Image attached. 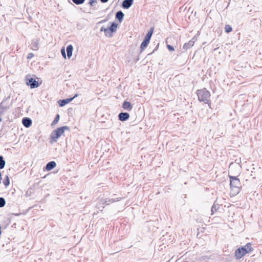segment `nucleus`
I'll return each mask as SVG.
<instances>
[{"label": "nucleus", "mask_w": 262, "mask_h": 262, "mask_svg": "<svg viewBox=\"0 0 262 262\" xmlns=\"http://www.w3.org/2000/svg\"><path fill=\"white\" fill-rule=\"evenodd\" d=\"M232 30V28L231 26L229 25H226L225 27V31L226 33H228L231 32Z\"/></svg>", "instance_id": "24"}, {"label": "nucleus", "mask_w": 262, "mask_h": 262, "mask_svg": "<svg viewBox=\"0 0 262 262\" xmlns=\"http://www.w3.org/2000/svg\"><path fill=\"white\" fill-rule=\"evenodd\" d=\"M4 185L7 187L10 184V180L8 176H6L3 180Z\"/></svg>", "instance_id": "21"}, {"label": "nucleus", "mask_w": 262, "mask_h": 262, "mask_svg": "<svg viewBox=\"0 0 262 262\" xmlns=\"http://www.w3.org/2000/svg\"><path fill=\"white\" fill-rule=\"evenodd\" d=\"M129 114L127 112H121L118 115V119L121 121H125L129 118Z\"/></svg>", "instance_id": "9"}, {"label": "nucleus", "mask_w": 262, "mask_h": 262, "mask_svg": "<svg viewBox=\"0 0 262 262\" xmlns=\"http://www.w3.org/2000/svg\"><path fill=\"white\" fill-rule=\"evenodd\" d=\"M119 200L117 199H108L106 200L100 199L101 204L102 205H109L110 204L115 202L116 201H118Z\"/></svg>", "instance_id": "14"}, {"label": "nucleus", "mask_w": 262, "mask_h": 262, "mask_svg": "<svg viewBox=\"0 0 262 262\" xmlns=\"http://www.w3.org/2000/svg\"><path fill=\"white\" fill-rule=\"evenodd\" d=\"M167 48L168 49V50L170 51H174V48L173 46H171V45H167Z\"/></svg>", "instance_id": "30"}, {"label": "nucleus", "mask_w": 262, "mask_h": 262, "mask_svg": "<svg viewBox=\"0 0 262 262\" xmlns=\"http://www.w3.org/2000/svg\"><path fill=\"white\" fill-rule=\"evenodd\" d=\"M117 27L118 24L116 23H112L111 26L107 28V29H108V31L110 32V33H108V37H112L113 36V34L116 32Z\"/></svg>", "instance_id": "8"}, {"label": "nucleus", "mask_w": 262, "mask_h": 262, "mask_svg": "<svg viewBox=\"0 0 262 262\" xmlns=\"http://www.w3.org/2000/svg\"><path fill=\"white\" fill-rule=\"evenodd\" d=\"M154 27H151L150 30H149V31L148 32V33H149V34L152 35L153 34V32H154Z\"/></svg>", "instance_id": "35"}, {"label": "nucleus", "mask_w": 262, "mask_h": 262, "mask_svg": "<svg viewBox=\"0 0 262 262\" xmlns=\"http://www.w3.org/2000/svg\"><path fill=\"white\" fill-rule=\"evenodd\" d=\"M103 21H104V20H101L99 23H102Z\"/></svg>", "instance_id": "37"}, {"label": "nucleus", "mask_w": 262, "mask_h": 262, "mask_svg": "<svg viewBox=\"0 0 262 262\" xmlns=\"http://www.w3.org/2000/svg\"><path fill=\"white\" fill-rule=\"evenodd\" d=\"M151 36L152 35L149 34V33L147 32V33L146 34V35H145V39H146L147 40H149L150 41V38L151 37Z\"/></svg>", "instance_id": "31"}, {"label": "nucleus", "mask_w": 262, "mask_h": 262, "mask_svg": "<svg viewBox=\"0 0 262 262\" xmlns=\"http://www.w3.org/2000/svg\"><path fill=\"white\" fill-rule=\"evenodd\" d=\"M134 0H124L122 3V7L125 9H129L133 4Z\"/></svg>", "instance_id": "10"}, {"label": "nucleus", "mask_w": 262, "mask_h": 262, "mask_svg": "<svg viewBox=\"0 0 262 262\" xmlns=\"http://www.w3.org/2000/svg\"><path fill=\"white\" fill-rule=\"evenodd\" d=\"M159 42H158V43H157V46H156V48H155V49L153 50V51H152L151 53H150L148 54V55H148V56L150 55H151L153 53H154L156 51H157V50L158 49V48H159Z\"/></svg>", "instance_id": "32"}, {"label": "nucleus", "mask_w": 262, "mask_h": 262, "mask_svg": "<svg viewBox=\"0 0 262 262\" xmlns=\"http://www.w3.org/2000/svg\"><path fill=\"white\" fill-rule=\"evenodd\" d=\"M219 208H220V205L214 203L213 204V205H212L211 209V215H213L215 212H216L219 210Z\"/></svg>", "instance_id": "20"}, {"label": "nucleus", "mask_w": 262, "mask_h": 262, "mask_svg": "<svg viewBox=\"0 0 262 262\" xmlns=\"http://www.w3.org/2000/svg\"><path fill=\"white\" fill-rule=\"evenodd\" d=\"M96 2V0H90L89 4L91 6H93V4Z\"/></svg>", "instance_id": "33"}, {"label": "nucleus", "mask_w": 262, "mask_h": 262, "mask_svg": "<svg viewBox=\"0 0 262 262\" xmlns=\"http://www.w3.org/2000/svg\"><path fill=\"white\" fill-rule=\"evenodd\" d=\"M124 16V14L121 10L117 12L115 15L116 19H117L119 23H121L122 21Z\"/></svg>", "instance_id": "16"}, {"label": "nucleus", "mask_w": 262, "mask_h": 262, "mask_svg": "<svg viewBox=\"0 0 262 262\" xmlns=\"http://www.w3.org/2000/svg\"><path fill=\"white\" fill-rule=\"evenodd\" d=\"M5 161L4 159L3 156H0V169L4 168L5 166Z\"/></svg>", "instance_id": "22"}, {"label": "nucleus", "mask_w": 262, "mask_h": 262, "mask_svg": "<svg viewBox=\"0 0 262 262\" xmlns=\"http://www.w3.org/2000/svg\"><path fill=\"white\" fill-rule=\"evenodd\" d=\"M149 41H150L149 40L145 38L144 39L140 46L141 52L144 50L147 47Z\"/></svg>", "instance_id": "19"}, {"label": "nucleus", "mask_w": 262, "mask_h": 262, "mask_svg": "<svg viewBox=\"0 0 262 262\" xmlns=\"http://www.w3.org/2000/svg\"><path fill=\"white\" fill-rule=\"evenodd\" d=\"M96 207L100 211H102L103 209L104 208V205L101 204L100 200L99 202L97 203Z\"/></svg>", "instance_id": "26"}, {"label": "nucleus", "mask_w": 262, "mask_h": 262, "mask_svg": "<svg viewBox=\"0 0 262 262\" xmlns=\"http://www.w3.org/2000/svg\"><path fill=\"white\" fill-rule=\"evenodd\" d=\"M73 47L71 45H69L67 47V53L68 58H70L72 55Z\"/></svg>", "instance_id": "18"}, {"label": "nucleus", "mask_w": 262, "mask_h": 262, "mask_svg": "<svg viewBox=\"0 0 262 262\" xmlns=\"http://www.w3.org/2000/svg\"><path fill=\"white\" fill-rule=\"evenodd\" d=\"M33 57H34V54L32 53H30L29 54H28V55L27 56V59H31V58H33Z\"/></svg>", "instance_id": "34"}, {"label": "nucleus", "mask_w": 262, "mask_h": 262, "mask_svg": "<svg viewBox=\"0 0 262 262\" xmlns=\"http://www.w3.org/2000/svg\"><path fill=\"white\" fill-rule=\"evenodd\" d=\"M56 166V163L55 161H50L46 164L44 169L47 171H50L54 168Z\"/></svg>", "instance_id": "13"}, {"label": "nucleus", "mask_w": 262, "mask_h": 262, "mask_svg": "<svg viewBox=\"0 0 262 262\" xmlns=\"http://www.w3.org/2000/svg\"><path fill=\"white\" fill-rule=\"evenodd\" d=\"M39 39L37 38L33 39L31 44V49L34 51H37L39 49Z\"/></svg>", "instance_id": "11"}, {"label": "nucleus", "mask_w": 262, "mask_h": 262, "mask_svg": "<svg viewBox=\"0 0 262 262\" xmlns=\"http://www.w3.org/2000/svg\"><path fill=\"white\" fill-rule=\"evenodd\" d=\"M194 43V41L193 40V38H192L191 40L189 41L188 42L185 43L183 46V49L185 50H188V49H190L191 48Z\"/></svg>", "instance_id": "17"}, {"label": "nucleus", "mask_w": 262, "mask_h": 262, "mask_svg": "<svg viewBox=\"0 0 262 262\" xmlns=\"http://www.w3.org/2000/svg\"><path fill=\"white\" fill-rule=\"evenodd\" d=\"M61 54H62V56H63V57L66 58V52H65L64 47L62 48V49L61 50Z\"/></svg>", "instance_id": "29"}, {"label": "nucleus", "mask_w": 262, "mask_h": 262, "mask_svg": "<svg viewBox=\"0 0 262 262\" xmlns=\"http://www.w3.org/2000/svg\"><path fill=\"white\" fill-rule=\"evenodd\" d=\"M100 2L102 3H105L107 2L109 0H100Z\"/></svg>", "instance_id": "36"}, {"label": "nucleus", "mask_w": 262, "mask_h": 262, "mask_svg": "<svg viewBox=\"0 0 262 262\" xmlns=\"http://www.w3.org/2000/svg\"><path fill=\"white\" fill-rule=\"evenodd\" d=\"M230 179V185L232 191H234V193L236 194L238 193L241 189V184L239 180L234 176H229Z\"/></svg>", "instance_id": "4"}, {"label": "nucleus", "mask_w": 262, "mask_h": 262, "mask_svg": "<svg viewBox=\"0 0 262 262\" xmlns=\"http://www.w3.org/2000/svg\"><path fill=\"white\" fill-rule=\"evenodd\" d=\"M253 250L251 243H248L246 245L241 246L235 250L234 257L236 260H239L246 254L250 253Z\"/></svg>", "instance_id": "1"}, {"label": "nucleus", "mask_w": 262, "mask_h": 262, "mask_svg": "<svg viewBox=\"0 0 262 262\" xmlns=\"http://www.w3.org/2000/svg\"><path fill=\"white\" fill-rule=\"evenodd\" d=\"M77 96H78V94H76L73 97L64 99H60L58 101V103L60 107L64 106L67 104L71 102L74 99V98L77 97Z\"/></svg>", "instance_id": "7"}, {"label": "nucleus", "mask_w": 262, "mask_h": 262, "mask_svg": "<svg viewBox=\"0 0 262 262\" xmlns=\"http://www.w3.org/2000/svg\"><path fill=\"white\" fill-rule=\"evenodd\" d=\"M198 99L200 101L204 102L205 103L208 104L210 108L211 103L210 102V94L206 89L199 90L196 92Z\"/></svg>", "instance_id": "2"}, {"label": "nucleus", "mask_w": 262, "mask_h": 262, "mask_svg": "<svg viewBox=\"0 0 262 262\" xmlns=\"http://www.w3.org/2000/svg\"><path fill=\"white\" fill-rule=\"evenodd\" d=\"M6 205L5 199L3 197H0V208L4 207Z\"/></svg>", "instance_id": "25"}, {"label": "nucleus", "mask_w": 262, "mask_h": 262, "mask_svg": "<svg viewBox=\"0 0 262 262\" xmlns=\"http://www.w3.org/2000/svg\"><path fill=\"white\" fill-rule=\"evenodd\" d=\"M59 118H60V116L59 114H57L56 116H55L54 120L53 121V122H52V124L51 125H53L54 124H56V123H57V122L59 121Z\"/></svg>", "instance_id": "23"}, {"label": "nucleus", "mask_w": 262, "mask_h": 262, "mask_svg": "<svg viewBox=\"0 0 262 262\" xmlns=\"http://www.w3.org/2000/svg\"><path fill=\"white\" fill-rule=\"evenodd\" d=\"M100 31L104 32L105 35L106 36H108V33H110V32L108 31V29H107V28H105L104 27H102L100 28Z\"/></svg>", "instance_id": "27"}, {"label": "nucleus", "mask_w": 262, "mask_h": 262, "mask_svg": "<svg viewBox=\"0 0 262 262\" xmlns=\"http://www.w3.org/2000/svg\"><path fill=\"white\" fill-rule=\"evenodd\" d=\"M26 84L30 86L31 89L37 88L39 86V83L38 81H36L34 78L27 76L26 78Z\"/></svg>", "instance_id": "5"}, {"label": "nucleus", "mask_w": 262, "mask_h": 262, "mask_svg": "<svg viewBox=\"0 0 262 262\" xmlns=\"http://www.w3.org/2000/svg\"><path fill=\"white\" fill-rule=\"evenodd\" d=\"M10 98V96L4 99L0 103V116H3L5 112L7 111L10 107V106L6 104V101Z\"/></svg>", "instance_id": "6"}, {"label": "nucleus", "mask_w": 262, "mask_h": 262, "mask_svg": "<svg viewBox=\"0 0 262 262\" xmlns=\"http://www.w3.org/2000/svg\"><path fill=\"white\" fill-rule=\"evenodd\" d=\"M122 106L123 109L128 111L132 110L133 108L132 104L130 103V102L127 101H124Z\"/></svg>", "instance_id": "15"}, {"label": "nucleus", "mask_w": 262, "mask_h": 262, "mask_svg": "<svg viewBox=\"0 0 262 262\" xmlns=\"http://www.w3.org/2000/svg\"><path fill=\"white\" fill-rule=\"evenodd\" d=\"M85 0H72L73 2L77 5H79L84 3Z\"/></svg>", "instance_id": "28"}, {"label": "nucleus", "mask_w": 262, "mask_h": 262, "mask_svg": "<svg viewBox=\"0 0 262 262\" xmlns=\"http://www.w3.org/2000/svg\"><path fill=\"white\" fill-rule=\"evenodd\" d=\"M68 126H63L54 130L50 135V142H56L57 139L64 133L66 130H69Z\"/></svg>", "instance_id": "3"}, {"label": "nucleus", "mask_w": 262, "mask_h": 262, "mask_svg": "<svg viewBox=\"0 0 262 262\" xmlns=\"http://www.w3.org/2000/svg\"><path fill=\"white\" fill-rule=\"evenodd\" d=\"M32 120L28 117H24L22 120L23 125L27 128L30 127L32 125Z\"/></svg>", "instance_id": "12"}]
</instances>
